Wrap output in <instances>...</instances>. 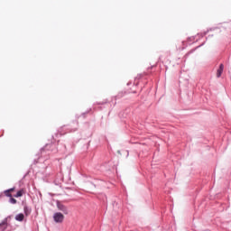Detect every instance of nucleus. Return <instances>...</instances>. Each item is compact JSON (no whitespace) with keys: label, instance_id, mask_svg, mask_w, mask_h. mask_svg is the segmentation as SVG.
<instances>
[{"label":"nucleus","instance_id":"nucleus-1","mask_svg":"<svg viewBox=\"0 0 231 231\" xmlns=\"http://www.w3.org/2000/svg\"><path fill=\"white\" fill-rule=\"evenodd\" d=\"M55 223H62L64 221V215L60 212H57L53 215Z\"/></svg>","mask_w":231,"mask_h":231},{"label":"nucleus","instance_id":"nucleus-2","mask_svg":"<svg viewBox=\"0 0 231 231\" xmlns=\"http://www.w3.org/2000/svg\"><path fill=\"white\" fill-rule=\"evenodd\" d=\"M57 208L63 212V214L68 215V208H66V206L62 205L61 203L58 202L57 204Z\"/></svg>","mask_w":231,"mask_h":231},{"label":"nucleus","instance_id":"nucleus-3","mask_svg":"<svg viewBox=\"0 0 231 231\" xmlns=\"http://www.w3.org/2000/svg\"><path fill=\"white\" fill-rule=\"evenodd\" d=\"M223 69H225V66L223 64H220L219 69L217 70V79H219V77L223 75Z\"/></svg>","mask_w":231,"mask_h":231},{"label":"nucleus","instance_id":"nucleus-4","mask_svg":"<svg viewBox=\"0 0 231 231\" xmlns=\"http://www.w3.org/2000/svg\"><path fill=\"white\" fill-rule=\"evenodd\" d=\"M23 212L25 216H30V214H32V208H30L28 206H24Z\"/></svg>","mask_w":231,"mask_h":231},{"label":"nucleus","instance_id":"nucleus-5","mask_svg":"<svg viewBox=\"0 0 231 231\" xmlns=\"http://www.w3.org/2000/svg\"><path fill=\"white\" fill-rule=\"evenodd\" d=\"M15 219H16V221H24V214L20 213V214L16 215Z\"/></svg>","mask_w":231,"mask_h":231},{"label":"nucleus","instance_id":"nucleus-6","mask_svg":"<svg viewBox=\"0 0 231 231\" xmlns=\"http://www.w3.org/2000/svg\"><path fill=\"white\" fill-rule=\"evenodd\" d=\"M7 227H8V222H6V220L0 224L1 230H5Z\"/></svg>","mask_w":231,"mask_h":231},{"label":"nucleus","instance_id":"nucleus-7","mask_svg":"<svg viewBox=\"0 0 231 231\" xmlns=\"http://www.w3.org/2000/svg\"><path fill=\"white\" fill-rule=\"evenodd\" d=\"M24 194V189H20L17 191V193L14 195V198H21Z\"/></svg>","mask_w":231,"mask_h":231},{"label":"nucleus","instance_id":"nucleus-8","mask_svg":"<svg viewBox=\"0 0 231 231\" xmlns=\"http://www.w3.org/2000/svg\"><path fill=\"white\" fill-rule=\"evenodd\" d=\"M5 196H7V198H12V193H10V190L6 189L5 191Z\"/></svg>","mask_w":231,"mask_h":231},{"label":"nucleus","instance_id":"nucleus-9","mask_svg":"<svg viewBox=\"0 0 231 231\" xmlns=\"http://www.w3.org/2000/svg\"><path fill=\"white\" fill-rule=\"evenodd\" d=\"M10 203H12L13 205H15V203H17V199L11 197Z\"/></svg>","mask_w":231,"mask_h":231},{"label":"nucleus","instance_id":"nucleus-10","mask_svg":"<svg viewBox=\"0 0 231 231\" xmlns=\"http://www.w3.org/2000/svg\"><path fill=\"white\" fill-rule=\"evenodd\" d=\"M7 190H9V192H14L15 190V188H12V189H9Z\"/></svg>","mask_w":231,"mask_h":231}]
</instances>
